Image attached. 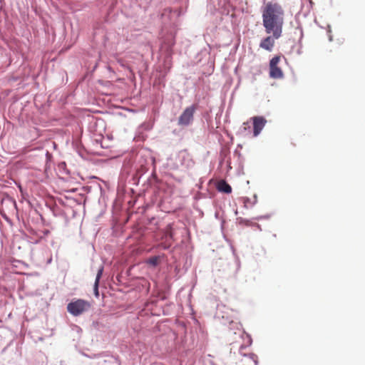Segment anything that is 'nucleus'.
<instances>
[{
    "instance_id": "15",
    "label": "nucleus",
    "mask_w": 365,
    "mask_h": 365,
    "mask_svg": "<svg viewBox=\"0 0 365 365\" xmlns=\"http://www.w3.org/2000/svg\"><path fill=\"white\" fill-rule=\"evenodd\" d=\"M243 129L245 130H247V129H250V125H249V123L248 122H246V123H243Z\"/></svg>"
},
{
    "instance_id": "4",
    "label": "nucleus",
    "mask_w": 365,
    "mask_h": 365,
    "mask_svg": "<svg viewBox=\"0 0 365 365\" xmlns=\"http://www.w3.org/2000/svg\"><path fill=\"white\" fill-rule=\"evenodd\" d=\"M250 120L253 123V135L257 137L264 127L267 120L262 116H255L251 118Z\"/></svg>"
},
{
    "instance_id": "12",
    "label": "nucleus",
    "mask_w": 365,
    "mask_h": 365,
    "mask_svg": "<svg viewBox=\"0 0 365 365\" xmlns=\"http://www.w3.org/2000/svg\"><path fill=\"white\" fill-rule=\"evenodd\" d=\"M103 267H101L98 271V273H97V275H96V281L95 282H99V280L102 276V274H103Z\"/></svg>"
},
{
    "instance_id": "3",
    "label": "nucleus",
    "mask_w": 365,
    "mask_h": 365,
    "mask_svg": "<svg viewBox=\"0 0 365 365\" xmlns=\"http://www.w3.org/2000/svg\"><path fill=\"white\" fill-rule=\"evenodd\" d=\"M197 109V106L192 105L185 109L178 118V125L187 126L193 120L194 113Z\"/></svg>"
},
{
    "instance_id": "7",
    "label": "nucleus",
    "mask_w": 365,
    "mask_h": 365,
    "mask_svg": "<svg viewBox=\"0 0 365 365\" xmlns=\"http://www.w3.org/2000/svg\"><path fill=\"white\" fill-rule=\"evenodd\" d=\"M269 76L272 78H281L283 77V72L278 66H270Z\"/></svg>"
},
{
    "instance_id": "2",
    "label": "nucleus",
    "mask_w": 365,
    "mask_h": 365,
    "mask_svg": "<svg viewBox=\"0 0 365 365\" xmlns=\"http://www.w3.org/2000/svg\"><path fill=\"white\" fill-rule=\"evenodd\" d=\"M91 307L90 302L78 299L71 302L67 305L68 312L73 316H78L88 311Z\"/></svg>"
},
{
    "instance_id": "11",
    "label": "nucleus",
    "mask_w": 365,
    "mask_h": 365,
    "mask_svg": "<svg viewBox=\"0 0 365 365\" xmlns=\"http://www.w3.org/2000/svg\"><path fill=\"white\" fill-rule=\"evenodd\" d=\"M159 261V258L158 257H152L149 259V263L152 265H157Z\"/></svg>"
},
{
    "instance_id": "14",
    "label": "nucleus",
    "mask_w": 365,
    "mask_h": 365,
    "mask_svg": "<svg viewBox=\"0 0 365 365\" xmlns=\"http://www.w3.org/2000/svg\"><path fill=\"white\" fill-rule=\"evenodd\" d=\"M243 202L245 203V206L246 207H248L251 206V205H252L251 202L250 201V200L248 198H243Z\"/></svg>"
},
{
    "instance_id": "1",
    "label": "nucleus",
    "mask_w": 365,
    "mask_h": 365,
    "mask_svg": "<svg viewBox=\"0 0 365 365\" xmlns=\"http://www.w3.org/2000/svg\"><path fill=\"white\" fill-rule=\"evenodd\" d=\"M262 23L267 34L279 38L282 34L284 11L282 6L277 2L269 1L262 11Z\"/></svg>"
},
{
    "instance_id": "6",
    "label": "nucleus",
    "mask_w": 365,
    "mask_h": 365,
    "mask_svg": "<svg viewBox=\"0 0 365 365\" xmlns=\"http://www.w3.org/2000/svg\"><path fill=\"white\" fill-rule=\"evenodd\" d=\"M274 38L272 36H269L262 39L260 42V48L271 51L274 46Z\"/></svg>"
},
{
    "instance_id": "13",
    "label": "nucleus",
    "mask_w": 365,
    "mask_h": 365,
    "mask_svg": "<svg viewBox=\"0 0 365 365\" xmlns=\"http://www.w3.org/2000/svg\"><path fill=\"white\" fill-rule=\"evenodd\" d=\"M98 284H99L98 282H95V284H94V293H95V295L97 297L98 296Z\"/></svg>"
},
{
    "instance_id": "9",
    "label": "nucleus",
    "mask_w": 365,
    "mask_h": 365,
    "mask_svg": "<svg viewBox=\"0 0 365 365\" xmlns=\"http://www.w3.org/2000/svg\"><path fill=\"white\" fill-rule=\"evenodd\" d=\"M165 237H170V239L173 238V232H172V227L170 225H168L165 229Z\"/></svg>"
},
{
    "instance_id": "5",
    "label": "nucleus",
    "mask_w": 365,
    "mask_h": 365,
    "mask_svg": "<svg viewBox=\"0 0 365 365\" xmlns=\"http://www.w3.org/2000/svg\"><path fill=\"white\" fill-rule=\"evenodd\" d=\"M257 356L252 353L244 354L237 362L238 365H257Z\"/></svg>"
},
{
    "instance_id": "10",
    "label": "nucleus",
    "mask_w": 365,
    "mask_h": 365,
    "mask_svg": "<svg viewBox=\"0 0 365 365\" xmlns=\"http://www.w3.org/2000/svg\"><path fill=\"white\" fill-rule=\"evenodd\" d=\"M280 61V57L279 56H274L273 57L271 61H270V63H269V66H278V63Z\"/></svg>"
},
{
    "instance_id": "8",
    "label": "nucleus",
    "mask_w": 365,
    "mask_h": 365,
    "mask_svg": "<svg viewBox=\"0 0 365 365\" xmlns=\"http://www.w3.org/2000/svg\"><path fill=\"white\" fill-rule=\"evenodd\" d=\"M217 190L220 192L225 193H230L232 192L231 186L227 184L225 180H221L217 184Z\"/></svg>"
}]
</instances>
